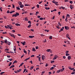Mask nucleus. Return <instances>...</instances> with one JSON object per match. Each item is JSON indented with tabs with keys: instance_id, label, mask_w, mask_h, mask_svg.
<instances>
[{
	"instance_id": "nucleus-2",
	"label": "nucleus",
	"mask_w": 75,
	"mask_h": 75,
	"mask_svg": "<svg viewBox=\"0 0 75 75\" xmlns=\"http://www.w3.org/2000/svg\"><path fill=\"white\" fill-rule=\"evenodd\" d=\"M66 38H68L69 39L71 40V39L70 38L69 34H68L67 33V34H66Z\"/></svg>"
},
{
	"instance_id": "nucleus-41",
	"label": "nucleus",
	"mask_w": 75,
	"mask_h": 75,
	"mask_svg": "<svg viewBox=\"0 0 75 75\" xmlns=\"http://www.w3.org/2000/svg\"><path fill=\"white\" fill-rule=\"evenodd\" d=\"M4 73H5V72H1L0 73V74L2 75Z\"/></svg>"
},
{
	"instance_id": "nucleus-13",
	"label": "nucleus",
	"mask_w": 75,
	"mask_h": 75,
	"mask_svg": "<svg viewBox=\"0 0 75 75\" xmlns=\"http://www.w3.org/2000/svg\"><path fill=\"white\" fill-rule=\"evenodd\" d=\"M15 11H10V12H9V13H10V14H12L13 13H14L15 12Z\"/></svg>"
},
{
	"instance_id": "nucleus-15",
	"label": "nucleus",
	"mask_w": 75,
	"mask_h": 75,
	"mask_svg": "<svg viewBox=\"0 0 75 75\" xmlns=\"http://www.w3.org/2000/svg\"><path fill=\"white\" fill-rule=\"evenodd\" d=\"M20 7L21 8H23L24 7V5H20Z\"/></svg>"
},
{
	"instance_id": "nucleus-11",
	"label": "nucleus",
	"mask_w": 75,
	"mask_h": 75,
	"mask_svg": "<svg viewBox=\"0 0 75 75\" xmlns=\"http://www.w3.org/2000/svg\"><path fill=\"white\" fill-rule=\"evenodd\" d=\"M21 44H22L23 45H24L26 43V42H21Z\"/></svg>"
},
{
	"instance_id": "nucleus-19",
	"label": "nucleus",
	"mask_w": 75,
	"mask_h": 75,
	"mask_svg": "<svg viewBox=\"0 0 75 75\" xmlns=\"http://www.w3.org/2000/svg\"><path fill=\"white\" fill-rule=\"evenodd\" d=\"M16 8H17V10H21V9L20 8H19V7H16Z\"/></svg>"
},
{
	"instance_id": "nucleus-3",
	"label": "nucleus",
	"mask_w": 75,
	"mask_h": 75,
	"mask_svg": "<svg viewBox=\"0 0 75 75\" xmlns=\"http://www.w3.org/2000/svg\"><path fill=\"white\" fill-rule=\"evenodd\" d=\"M57 57L58 56H57V55H55L54 56V57L53 58V60H55L56 59V58H57Z\"/></svg>"
},
{
	"instance_id": "nucleus-45",
	"label": "nucleus",
	"mask_w": 75,
	"mask_h": 75,
	"mask_svg": "<svg viewBox=\"0 0 75 75\" xmlns=\"http://www.w3.org/2000/svg\"><path fill=\"white\" fill-rule=\"evenodd\" d=\"M54 62V61H52L51 62V63L52 64Z\"/></svg>"
},
{
	"instance_id": "nucleus-24",
	"label": "nucleus",
	"mask_w": 75,
	"mask_h": 75,
	"mask_svg": "<svg viewBox=\"0 0 75 75\" xmlns=\"http://www.w3.org/2000/svg\"><path fill=\"white\" fill-rule=\"evenodd\" d=\"M4 41V42L5 43H7V42H8V41H7V40L6 39Z\"/></svg>"
},
{
	"instance_id": "nucleus-60",
	"label": "nucleus",
	"mask_w": 75,
	"mask_h": 75,
	"mask_svg": "<svg viewBox=\"0 0 75 75\" xmlns=\"http://www.w3.org/2000/svg\"><path fill=\"white\" fill-rule=\"evenodd\" d=\"M67 16L68 17H70V15H69V14H67Z\"/></svg>"
},
{
	"instance_id": "nucleus-20",
	"label": "nucleus",
	"mask_w": 75,
	"mask_h": 75,
	"mask_svg": "<svg viewBox=\"0 0 75 75\" xmlns=\"http://www.w3.org/2000/svg\"><path fill=\"white\" fill-rule=\"evenodd\" d=\"M61 8H62V9L64 10V9H65V7H64L63 6H61Z\"/></svg>"
},
{
	"instance_id": "nucleus-40",
	"label": "nucleus",
	"mask_w": 75,
	"mask_h": 75,
	"mask_svg": "<svg viewBox=\"0 0 75 75\" xmlns=\"http://www.w3.org/2000/svg\"><path fill=\"white\" fill-rule=\"evenodd\" d=\"M8 45H10L11 44V43L10 42H8Z\"/></svg>"
},
{
	"instance_id": "nucleus-49",
	"label": "nucleus",
	"mask_w": 75,
	"mask_h": 75,
	"mask_svg": "<svg viewBox=\"0 0 75 75\" xmlns=\"http://www.w3.org/2000/svg\"><path fill=\"white\" fill-rule=\"evenodd\" d=\"M75 74V72H72V73H71V74Z\"/></svg>"
},
{
	"instance_id": "nucleus-50",
	"label": "nucleus",
	"mask_w": 75,
	"mask_h": 75,
	"mask_svg": "<svg viewBox=\"0 0 75 75\" xmlns=\"http://www.w3.org/2000/svg\"><path fill=\"white\" fill-rule=\"evenodd\" d=\"M13 6V8H15V5L14 4L12 5Z\"/></svg>"
},
{
	"instance_id": "nucleus-57",
	"label": "nucleus",
	"mask_w": 75,
	"mask_h": 75,
	"mask_svg": "<svg viewBox=\"0 0 75 75\" xmlns=\"http://www.w3.org/2000/svg\"><path fill=\"white\" fill-rule=\"evenodd\" d=\"M2 8V7L0 8V11H2V9H1Z\"/></svg>"
},
{
	"instance_id": "nucleus-43",
	"label": "nucleus",
	"mask_w": 75,
	"mask_h": 75,
	"mask_svg": "<svg viewBox=\"0 0 75 75\" xmlns=\"http://www.w3.org/2000/svg\"><path fill=\"white\" fill-rule=\"evenodd\" d=\"M35 55H33L31 56V57H34Z\"/></svg>"
},
{
	"instance_id": "nucleus-23",
	"label": "nucleus",
	"mask_w": 75,
	"mask_h": 75,
	"mask_svg": "<svg viewBox=\"0 0 75 75\" xmlns=\"http://www.w3.org/2000/svg\"><path fill=\"white\" fill-rule=\"evenodd\" d=\"M31 24H29V25H28V28H30V27H31Z\"/></svg>"
},
{
	"instance_id": "nucleus-14",
	"label": "nucleus",
	"mask_w": 75,
	"mask_h": 75,
	"mask_svg": "<svg viewBox=\"0 0 75 75\" xmlns=\"http://www.w3.org/2000/svg\"><path fill=\"white\" fill-rule=\"evenodd\" d=\"M15 25H17V26H20V24H19L18 23H16Z\"/></svg>"
},
{
	"instance_id": "nucleus-31",
	"label": "nucleus",
	"mask_w": 75,
	"mask_h": 75,
	"mask_svg": "<svg viewBox=\"0 0 75 75\" xmlns=\"http://www.w3.org/2000/svg\"><path fill=\"white\" fill-rule=\"evenodd\" d=\"M24 53L27 54V52H26V50H24Z\"/></svg>"
},
{
	"instance_id": "nucleus-29",
	"label": "nucleus",
	"mask_w": 75,
	"mask_h": 75,
	"mask_svg": "<svg viewBox=\"0 0 75 75\" xmlns=\"http://www.w3.org/2000/svg\"><path fill=\"white\" fill-rule=\"evenodd\" d=\"M69 3H70L71 4H72L73 2L72 1H69Z\"/></svg>"
},
{
	"instance_id": "nucleus-46",
	"label": "nucleus",
	"mask_w": 75,
	"mask_h": 75,
	"mask_svg": "<svg viewBox=\"0 0 75 75\" xmlns=\"http://www.w3.org/2000/svg\"><path fill=\"white\" fill-rule=\"evenodd\" d=\"M49 38H50V40H51L52 39V36H50V37H49Z\"/></svg>"
},
{
	"instance_id": "nucleus-55",
	"label": "nucleus",
	"mask_w": 75,
	"mask_h": 75,
	"mask_svg": "<svg viewBox=\"0 0 75 75\" xmlns=\"http://www.w3.org/2000/svg\"><path fill=\"white\" fill-rule=\"evenodd\" d=\"M24 6H28V5L27 4H25Z\"/></svg>"
},
{
	"instance_id": "nucleus-28",
	"label": "nucleus",
	"mask_w": 75,
	"mask_h": 75,
	"mask_svg": "<svg viewBox=\"0 0 75 75\" xmlns=\"http://www.w3.org/2000/svg\"><path fill=\"white\" fill-rule=\"evenodd\" d=\"M17 63V61L16 60H15L14 62H13V63Z\"/></svg>"
},
{
	"instance_id": "nucleus-30",
	"label": "nucleus",
	"mask_w": 75,
	"mask_h": 75,
	"mask_svg": "<svg viewBox=\"0 0 75 75\" xmlns=\"http://www.w3.org/2000/svg\"><path fill=\"white\" fill-rule=\"evenodd\" d=\"M37 7L38 8H39V4L37 5Z\"/></svg>"
},
{
	"instance_id": "nucleus-1",
	"label": "nucleus",
	"mask_w": 75,
	"mask_h": 75,
	"mask_svg": "<svg viewBox=\"0 0 75 75\" xmlns=\"http://www.w3.org/2000/svg\"><path fill=\"white\" fill-rule=\"evenodd\" d=\"M19 13H18L17 12H16V14L13 15L12 17H17V16H19Z\"/></svg>"
},
{
	"instance_id": "nucleus-64",
	"label": "nucleus",
	"mask_w": 75,
	"mask_h": 75,
	"mask_svg": "<svg viewBox=\"0 0 75 75\" xmlns=\"http://www.w3.org/2000/svg\"><path fill=\"white\" fill-rule=\"evenodd\" d=\"M4 18H5V19H6V18H7V17L5 16L4 17Z\"/></svg>"
},
{
	"instance_id": "nucleus-26",
	"label": "nucleus",
	"mask_w": 75,
	"mask_h": 75,
	"mask_svg": "<svg viewBox=\"0 0 75 75\" xmlns=\"http://www.w3.org/2000/svg\"><path fill=\"white\" fill-rule=\"evenodd\" d=\"M60 72V70H59L58 71H57V73H59Z\"/></svg>"
},
{
	"instance_id": "nucleus-39",
	"label": "nucleus",
	"mask_w": 75,
	"mask_h": 75,
	"mask_svg": "<svg viewBox=\"0 0 75 75\" xmlns=\"http://www.w3.org/2000/svg\"><path fill=\"white\" fill-rule=\"evenodd\" d=\"M43 42H46V39H45L44 40Z\"/></svg>"
},
{
	"instance_id": "nucleus-25",
	"label": "nucleus",
	"mask_w": 75,
	"mask_h": 75,
	"mask_svg": "<svg viewBox=\"0 0 75 75\" xmlns=\"http://www.w3.org/2000/svg\"><path fill=\"white\" fill-rule=\"evenodd\" d=\"M39 13V12L38 11H37L36 12V14H35V15H37V14H38Z\"/></svg>"
},
{
	"instance_id": "nucleus-58",
	"label": "nucleus",
	"mask_w": 75,
	"mask_h": 75,
	"mask_svg": "<svg viewBox=\"0 0 75 75\" xmlns=\"http://www.w3.org/2000/svg\"><path fill=\"white\" fill-rule=\"evenodd\" d=\"M48 64H46V65H45V67H48Z\"/></svg>"
},
{
	"instance_id": "nucleus-54",
	"label": "nucleus",
	"mask_w": 75,
	"mask_h": 75,
	"mask_svg": "<svg viewBox=\"0 0 75 75\" xmlns=\"http://www.w3.org/2000/svg\"><path fill=\"white\" fill-rule=\"evenodd\" d=\"M33 13H30V15H33Z\"/></svg>"
},
{
	"instance_id": "nucleus-10",
	"label": "nucleus",
	"mask_w": 75,
	"mask_h": 75,
	"mask_svg": "<svg viewBox=\"0 0 75 75\" xmlns=\"http://www.w3.org/2000/svg\"><path fill=\"white\" fill-rule=\"evenodd\" d=\"M71 58V56H68V59L69 60Z\"/></svg>"
},
{
	"instance_id": "nucleus-22",
	"label": "nucleus",
	"mask_w": 75,
	"mask_h": 75,
	"mask_svg": "<svg viewBox=\"0 0 75 75\" xmlns=\"http://www.w3.org/2000/svg\"><path fill=\"white\" fill-rule=\"evenodd\" d=\"M50 51H51L50 49H48V50H47V52H50Z\"/></svg>"
},
{
	"instance_id": "nucleus-36",
	"label": "nucleus",
	"mask_w": 75,
	"mask_h": 75,
	"mask_svg": "<svg viewBox=\"0 0 75 75\" xmlns=\"http://www.w3.org/2000/svg\"><path fill=\"white\" fill-rule=\"evenodd\" d=\"M11 65H12V62H11L10 63V64L8 65V66H10Z\"/></svg>"
},
{
	"instance_id": "nucleus-5",
	"label": "nucleus",
	"mask_w": 75,
	"mask_h": 75,
	"mask_svg": "<svg viewBox=\"0 0 75 75\" xmlns=\"http://www.w3.org/2000/svg\"><path fill=\"white\" fill-rule=\"evenodd\" d=\"M69 69L71 70H74V68H71L70 67H68Z\"/></svg>"
},
{
	"instance_id": "nucleus-21",
	"label": "nucleus",
	"mask_w": 75,
	"mask_h": 75,
	"mask_svg": "<svg viewBox=\"0 0 75 75\" xmlns=\"http://www.w3.org/2000/svg\"><path fill=\"white\" fill-rule=\"evenodd\" d=\"M70 55V54H68V53H66V56H68Z\"/></svg>"
},
{
	"instance_id": "nucleus-51",
	"label": "nucleus",
	"mask_w": 75,
	"mask_h": 75,
	"mask_svg": "<svg viewBox=\"0 0 75 75\" xmlns=\"http://www.w3.org/2000/svg\"><path fill=\"white\" fill-rule=\"evenodd\" d=\"M7 33L6 32H3V34H7Z\"/></svg>"
},
{
	"instance_id": "nucleus-61",
	"label": "nucleus",
	"mask_w": 75,
	"mask_h": 75,
	"mask_svg": "<svg viewBox=\"0 0 75 75\" xmlns=\"http://www.w3.org/2000/svg\"><path fill=\"white\" fill-rule=\"evenodd\" d=\"M41 36L42 37H44V35H43L42 34L41 35Z\"/></svg>"
},
{
	"instance_id": "nucleus-8",
	"label": "nucleus",
	"mask_w": 75,
	"mask_h": 75,
	"mask_svg": "<svg viewBox=\"0 0 75 75\" xmlns=\"http://www.w3.org/2000/svg\"><path fill=\"white\" fill-rule=\"evenodd\" d=\"M29 37L30 38H34V36H29Z\"/></svg>"
},
{
	"instance_id": "nucleus-53",
	"label": "nucleus",
	"mask_w": 75,
	"mask_h": 75,
	"mask_svg": "<svg viewBox=\"0 0 75 75\" xmlns=\"http://www.w3.org/2000/svg\"><path fill=\"white\" fill-rule=\"evenodd\" d=\"M33 67H31V68H30V69L32 70L33 69Z\"/></svg>"
},
{
	"instance_id": "nucleus-9",
	"label": "nucleus",
	"mask_w": 75,
	"mask_h": 75,
	"mask_svg": "<svg viewBox=\"0 0 75 75\" xmlns=\"http://www.w3.org/2000/svg\"><path fill=\"white\" fill-rule=\"evenodd\" d=\"M14 67H15V65H12V66H11V67H10V69L12 68H13Z\"/></svg>"
},
{
	"instance_id": "nucleus-33",
	"label": "nucleus",
	"mask_w": 75,
	"mask_h": 75,
	"mask_svg": "<svg viewBox=\"0 0 75 75\" xmlns=\"http://www.w3.org/2000/svg\"><path fill=\"white\" fill-rule=\"evenodd\" d=\"M39 19L40 20L42 21V20H43V18H39Z\"/></svg>"
},
{
	"instance_id": "nucleus-12",
	"label": "nucleus",
	"mask_w": 75,
	"mask_h": 75,
	"mask_svg": "<svg viewBox=\"0 0 75 75\" xmlns=\"http://www.w3.org/2000/svg\"><path fill=\"white\" fill-rule=\"evenodd\" d=\"M30 57H29V58H27L24 61H27V60H28V59H30Z\"/></svg>"
},
{
	"instance_id": "nucleus-27",
	"label": "nucleus",
	"mask_w": 75,
	"mask_h": 75,
	"mask_svg": "<svg viewBox=\"0 0 75 75\" xmlns=\"http://www.w3.org/2000/svg\"><path fill=\"white\" fill-rule=\"evenodd\" d=\"M28 18L27 17L25 18V21H28V19H27Z\"/></svg>"
},
{
	"instance_id": "nucleus-48",
	"label": "nucleus",
	"mask_w": 75,
	"mask_h": 75,
	"mask_svg": "<svg viewBox=\"0 0 75 75\" xmlns=\"http://www.w3.org/2000/svg\"><path fill=\"white\" fill-rule=\"evenodd\" d=\"M56 2H57V1H54V0L53 1H52V3H55Z\"/></svg>"
},
{
	"instance_id": "nucleus-63",
	"label": "nucleus",
	"mask_w": 75,
	"mask_h": 75,
	"mask_svg": "<svg viewBox=\"0 0 75 75\" xmlns=\"http://www.w3.org/2000/svg\"><path fill=\"white\" fill-rule=\"evenodd\" d=\"M5 28H8V27H7V26H5Z\"/></svg>"
},
{
	"instance_id": "nucleus-59",
	"label": "nucleus",
	"mask_w": 75,
	"mask_h": 75,
	"mask_svg": "<svg viewBox=\"0 0 75 75\" xmlns=\"http://www.w3.org/2000/svg\"><path fill=\"white\" fill-rule=\"evenodd\" d=\"M66 58V57L65 56H63V58L65 59Z\"/></svg>"
},
{
	"instance_id": "nucleus-44",
	"label": "nucleus",
	"mask_w": 75,
	"mask_h": 75,
	"mask_svg": "<svg viewBox=\"0 0 75 75\" xmlns=\"http://www.w3.org/2000/svg\"><path fill=\"white\" fill-rule=\"evenodd\" d=\"M65 53H69V51H66L65 52Z\"/></svg>"
},
{
	"instance_id": "nucleus-4",
	"label": "nucleus",
	"mask_w": 75,
	"mask_h": 75,
	"mask_svg": "<svg viewBox=\"0 0 75 75\" xmlns=\"http://www.w3.org/2000/svg\"><path fill=\"white\" fill-rule=\"evenodd\" d=\"M9 35H10V36H11L12 37L15 36H14L13 34H12V33H9Z\"/></svg>"
},
{
	"instance_id": "nucleus-52",
	"label": "nucleus",
	"mask_w": 75,
	"mask_h": 75,
	"mask_svg": "<svg viewBox=\"0 0 75 75\" xmlns=\"http://www.w3.org/2000/svg\"><path fill=\"white\" fill-rule=\"evenodd\" d=\"M64 1H65V2H69V1H68V0H65Z\"/></svg>"
},
{
	"instance_id": "nucleus-35",
	"label": "nucleus",
	"mask_w": 75,
	"mask_h": 75,
	"mask_svg": "<svg viewBox=\"0 0 75 75\" xmlns=\"http://www.w3.org/2000/svg\"><path fill=\"white\" fill-rule=\"evenodd\" d=\"M28 23H29V24H31V21H28Z\"/></svg>"
},
{
	"instance_id": "nucleus-17",
	"label": "nucleus",
	"mask_w": 75,
	"mask_h": 75,
	"mask_svg": "<svg viewBox=\"0 0 75 75\" xmlns=\"http://www.w3.org/2000/svg\"><path fill=\"white\" fill-rule=\"evenodd\" d=\"M32 51H33L35 52L36 51V50H35L34 48H33Z\"/></svg>"
},
{
	"instance_id": "nucleus-42",
	"label": "nucleus",
	"mask_w": 75,
	"mask_h": 75,
	"mask_svg": "<svg viewBox=\"0 0 75 75\" xmlns=\"http://www.w3.org/2000/svg\"><path fill=\"white\" fill-rule=\"evenodd\" d=\"M28 54H30V50H28Z\"/></svg>"
},
{
	"instance_id": "nucleus-38",
	"label": "nucleus",
	"mask_w": 75,
	"mask_h": 75,
	"mask_svg": "<svg viewBox=\"0 0 75 75\" xmlns=\"http://www.w3.org/2000/svg\"><path fill=\"white\" fill-rule=\"evenodd\" d=\"M54 18H55V16H53V17L52 18V19L54 20Z\"/></svg>"
},
{
	"instance_id": "nucleus-34",
	"label": "nucleus",
	"mask_w": 75,
	"mask_h": 75,
	"mask_svg": "<svg viewBox=\"0 0 75 75\" xmlns=\"http://www.w3.org/2000/svg\"><path fill=\"white\" fill-rule=\"evenodd\" d=\"M14 47V48H13V50H14V51H16V46H14V47Z\"/></svg>"
},
{
	"instance_id": "nucleus-56",
	"label": "nucleus",
	"mask_w": 75,
	"mask_h": 75,
	"mask_svg": "<svg viewBox=\"0 0 75 75\" xmlns=\"http://www.w3.org/2000/svg\"><path fill=\"white\" fill-rule=\"evenodd\" d=\"M43 2V1H42L41 2H39V4H41L42 3V2Z\"/></svg>"
},
{
	"instance_id": "nucleus-6",
	"label": "nucleus",
	"mask_w": 75,
	"mask_h": 75,
	"mask_svg": "<svg viewBox=\"0 0 75 75\" xmlns=\"http://www.w3.org/2000/svg\"><path fill=\"white\" fill-rule=\"evenodd\" d=\"M65 29L66 30H68L69 29V28L67 26H65Z\"/></svg>"
},
{
	"instance_id": "nucleus-47",
	"label": "nucleus",
	"mask_w": 75,
	"mask_h": 75,
	"mask_svg": "<svg viewBox=\"0 0 75 75\" xmlns=\"http://www.w3.org/2000/svg\"><path fill=\"white\" fill-rule=\"evenodd\" d=\"M10 11H9V10H8L7 11V12H6V13H7L8 14V13H10Z\"/></svg>"
},
{
	"instance_id": "nucleus-16",
	"label": "nucleus",
	"mask_w": 75,
	"mask_h": 75,
	"mask_svg": "<svg viewBox=\"0 0 75 75\" xmlns=\"http://www.w3.org/2000/svg\"><path fill=\"white\" fill-rule=\"evenodd\" d=\"M24 64V63L23 62L22 63H21V64L20 65V66H19V67H22V66Z\"/></svg>"
},
{
	"instance_id": "nucleus-37",
	"label": "nucleus",
	"mask_w": 75,
	"mask_h": 75,
	"mask_svg": "<svg viewBox=\"0 0 75 75\" xmlns=\"http://www.w3.org/2000/svg\"><path fill=\"white\" fill-rule=\"evenodd\" d=\"M54 69V67H52L51 68H50V69L51 70H53Z\"/></svg>"
},
{
	"instance_id": "nucleus-32",
	"label": "nucleus",
	"mask_w": 75,
	"mask_h": 75,
	"mask_svg": "<svg viewBox=\"0 0 75 75\" xmlns=\"http://www.w3.org/2000/svg\"><path fill=\"white\" fill-rule=\"evenodd\" d=\"M49 30H45V31H47V32H48Z\"/></svg>"
},
{
	"instance_id": "nucleus-62",
	"label": "nucleus",
	"mask_w": 75,
	"mask_h": 75,
	"mask_svg": "<svg viewBox=\"0 0 75 75\" xmlns=\"http://www.w3.org/2000/svg\"><path fill=\"white\" fill-rule=\"evenodd\" d=\"M38 49V46H36V49L37 50Z\"/></svg>"
},
{
	"instance_id": "nucleus-7",
	"label": "nucleus",
	"mask_w": 75,
	"mask_h": 75,
	"mask_svg": "<svg viewBox=\"0 0 75 75\" xmlns=\"http://www.w3.org/2000/svg\"><path fill=\"white\" fill-rule=\"evenodd\" d=\"M18 4H19V6H21V5H22V2H18Z\"/></svg>"
},
{
	"instance_id": "nucleus-18",
	"label": "nucleus",
	"mask_w": 75,
	"mask_h": 75,
	"mask_svg": "<svg viewBox=\"0 0 75 75\" xmlns=\"http://www.w3.org/2000/svg\"><path fill=\"white\" fill-rule=\"evenodd\" d=\"M73 7L71 5H70V9L71 10H72V8H73Z\"/></svg>"
}]
</instances>
